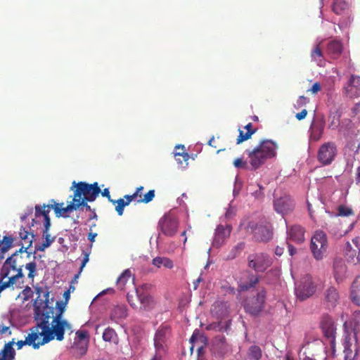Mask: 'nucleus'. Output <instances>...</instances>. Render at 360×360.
I'll return each instance as SVG.
<instances>
[{"label":"nucleus","mask_w":360,"mask_h":360,"mask_svg":"<svg viewBox=\"0 0 360 360\" xmlns=\"http://www.w3.org/2000/svg\"><path fill=\"white\" fill-rule=\"evenodd\" d=\"M75 188L74 201L82 202V205L84 204V202L94 201L101 193V188L97 182L90 184L84 181L78 183L73 181L71 188Z\"/></svg>","instance_id":"3"},{"label":"nucleus","mask_w":360,"mask_h":360,"mask_svg":"<svg viewBox=\"0 0 360 360\" xmlns=\"http://www.w3.org/2000/svg\"><path fill=\"white\" fill-rule=\"evenodd\" d=\"M8 280L7 281L3 282L0 287L4 290L6 288L9 287H13V288H22L24 284V274L22 272L19 271L18 273L12 275L11 276H8Z\"/></svg>","instance_id":"20"},{"label":"nucleus","mask_w":360,"mask_h":360,"mask_svg":"<svg viewBox=\"0 0 360 360\" xmlns=\"http://www.w3.org/2000/svg\"><path fill=\"white\" fill-rule=\"evenodd\" d=\"M174 157L176 161L179 164L181 167H184V163L186 165H188L187 161L189 159V155L186 152L184 146H177L175 148Z\"/></svg>","instance_id":"33"},{"label":"nucleus","mask_w":360,"mask_h":360,"mask_svg":"<svg viewBox=\"0 0 360 360\" xmlns=\"http://www.w3.org/2000/svg\"><path fill=\"white\" fill-rule=\"evenodd\" d=\"M248 266L257 272H264L272 264L270 257L264 252L250 254L248 257Z\"/></svg>","instance_id":"10"},{"label":"nucleus","mask_w":360,"mask_h":360,"mask_svg":"<svg viewBox=\"0 0 360 360\" xmlns=\"http://www.w3.org/2000/svg\"><path fill=\"white\" fill-rule=\"evenodd\" d=\"M155 197V191L150 190L148 193H146L144 196L141 198H139L137 202H143V203H148L153 200Z\"/></svg>","instance_id":"53"},{"label":"nucleus","mask_w":360,"mask_h":360,"mask_svg":"<svg viewBox=\"0 0 360 360\" xmlns=\"http://www.w3.org/2000/svg\"><path fill=\"white\" fill-rule=\"evenodd\" d=\"M139 302L144 309L149 308L153 302V298L143 290H139Z\"/></svg>","instance_id":"40"},{"label":"nucleus","mask_w":360,"mask_h":360,"mask_svg":"<svg viewBox=\"0 0 360 360\" xmlns=\"http://www.w3.org/2000/svg\"><path fill=\"white\" fill-rule=\"evenodd\" d=\"M352 243L354 245V249L358 251L357 256L356 259L352 257L353 264H356L360 263V238L356 237L352 240Z\"/></svg>","instance_id":"49"},{"label":"nucleus","mask_w":360,"mask_h":360,"mask_svg":"<svg viewBox=\"0 0 360 360\" xmlns=\"http://www.w3.org/2000/svg\"><path fill=\"white\" fill-rule=\"evenodd\" d=\"M327 52L333 58L339 56L342 52V44L338 40H332L327 45Z\"/></svg>","instance_id":"35"},{"label":"nucleus","mask_w":360,"mask_h":360,"mask_svg":"<svg viewBox=\"0 0 360 360\" xmlns=\"http://www.w3.org/2000/svg\"><path fill=\"white\" fill-rule=\"evenodd\" d=\"M46 205H35V217L39 218L40 217H44V230L42 232L43 237L49 233V229L51 227V219L49 215V210H45Z\"/></svg>","instance_id":"19"},{"label":"nucleus","mask_w":360,"mask_h":360,"mask_svg":"<svg viewBox=\"0 0 360 360\" xmlns=\"http://www.w3.org/2000/svg\"><path fill=\"white\" fill-rule=\"evenodd\" d=\"M340 124V115L333 116V120L328 124V127L332 129H335Z\"/></svg>","instance_id":"57"},{"label":"nucleus","mask_w":360,"mask_h":360,"mask_svg":"<svg viewBox=\"0 0 360 360\" xmlns=\"http://www.w3.org/2000/svg\"><path fill=\"white\" fill-rule=\"evenodd\" d=\"M158 225L164 235L172 237L174 236L177 231L179 221L174 216L166 214L160 219Z\"/></svg>","instance_id":"12"},{"label":"nucleus","mask_w":360,"mask_h":360,"mask_svg":"<svg viewBox=\"0 0 360 360\" xmlns=\"http://www.w3.org/2000/svg\"><path fill=\"white\" fill-rule=\"evenodd\" d=\"M278 146L276 142L265 139L259 142V145L252 150H246L245 153L249 159L248 163L252 170L259 168L267 159L276 155Z\"/></svg>","instance_id":"2"},{"label":"nucleus","mask_w":360,"mask_h":360,"mask_svg":"<svg viewBox=\"0 0 360 360\" xmlns=\"http://www.w3.org/2000/svg\"><path fill=\"white\" fill-rule=\"evenodd\" d=\"M15 340L6 343L0 351V360H15V350L13 348Z\"/></svg>","instance_id":"27"},{"label":"nucleus","mask_w":360,"mask_h":360,"mask_svg":"<svg viewBox=\"0 0 360 360\" xmlns=\"http://www.w3.org/2000/svg\"><path fill=\"white\" fill-rule=\"evenodd\" d=\"M349 325L354 331V336H356L360 333V311H355L352 315L349 321Z\"/></svg>","instance_id":"36"},{"label":"nucleus","mask_w":360,"mask_h":360,"mask_svg":"<svg viewBox=\"0 0 360 360\" xmlns=\"http://www.w3.org/2000/svg\"><path fill=\"white\" fill-rule=\"evenodd\" d=\"M232 228L230 225H219L215 230L214 238L212 242L213 246L221 247L230 236Z\"/></svg>","instance_id":"18"},{"label":"nucleus","mask_w":360,"mask_h":360,"mask_svg":"<svg viewBox=\"0 0 360 360\" xmlns=\"http://www.w3.org/2000/svg\"><path fill=\"white\" fill-rule=\"evenodd\" d=\"M358 251L356 249H354L349 243H347V252L346 255L347 257V259L349 262L353 263L352 257L356 259L357 256Z\"/></svg>","instance_id":"50"},{"label":"nucleus","mask_w":360,"mask_h":360,"mask_svg":"<svg viewBox=\"0 0 360 360\" xmlns=\"http://www.w3.org/2000/svg\"><path fill=\"white\" fill-rule=\"evenodd\" d=\"M345 91L350 97L360 96V77L352 75Z\"/></svg>","instance_id":"23"},{"label":"nucleus","mask_w":360,"mask_h":360,"mask_svg":"<svg viewBox=\"0 0 360 360\" xmlns=\"http://www.w3.org/2000/svg\"><path fill=\"white\" fill-rule=\"evenodd\" d=\"M321 89V84L319 82H316L312 85L311 88L309 91H311L313 94H316L320 91Z\"/></svg>","instance_id":"60"},{"label":"nucleus","mask_w":360,"mask_h":360,"mask_svg":"<svg viewBox=\"0 0 360 360\" xmlns=\"http://www.w3.org/2000/svg\"><path fill=\"white\" fill-rule=\"evenodd\" d=\"M253 134V131H246L244 133L243 130L239 129V135L236 139V143L240 144L242 142L249 139Z\"/></svg>","instance_id":"51"},{"label":"nucleus","mask_w":360,"mask_h":360,"mask_svg":"<svg viewBox=\"0 0 360 360\" xmlns=\"http://www.w3.org/2000/svg\"><path fill=\"white\" fill-rule=\"evenodd\" d=\"M25 269L29 271L28 278L33 279L37 274V264L34 261L27 263Z\"/></svg>","instance_id":"48"},{"label":"nucleus","mask_w":360,"mask_h":360,"mask_svg":"<svg viewBox=\"0 0 360 360\" xmlns=\"http://www.w3.org/2000/svg\"><path fill=\"white\" fill-rule=\"evenodd\" d=\"M266 291L264 288L260 289L256 296L247 301L244 308L246 312L252 316L259 315L264 308Z\"/></svg>","instance_id":"9"},{"label":"nucleus","mask_w":360,"mask_h":360,"mask_svg":"<svg viewBox=\"0 0 360 360\" xmlns=\"http://www.w3.org/2000/svg\"><path fill=\"white\" fill-rule=\"evenodd\" d=\"M307 115V110L303 109L300 112L296 114L295 117L298 120H302L306 117Z\"/></svg>","instance_id":"62"},{"label":"nucleus","mask_w":360,"mask_h":360,"mask_svg":"<svg viewBox=\"0 0 360 360\" xmlns=\"http://www.w3.org/2000/svg\"><path fill=\"white\" fill-rule=\"evenodd\" d=\"M24 248L25 247L22 246L19 250L16 251L6 259L1 270L2 279L8 277L11 271H15L16 274L18 273L20 270L22 272L23 264L21 254L25 252Z\"/></svg>","instance_id":"7"},{"label":"nucleus","mask_w":360,"mask_h":360,"mask_svg":"<svg viewBox=\"0 0 360 360\" xmlns=\"http://www.w3.org/2000/svg\"><path fill=\"white\" fill-rule=\"evenodd\" d=\"M334 276L337 282L342 281L347 272V266L342 259H335L333 264Z\"/></svg>","instance_id":"31"},{"label":"nucleus","mask_w":360,"mask_h":360,"mask_svg":"<svg viewBox=\"0 0 360 360\" xmlns=\"http://www.w3.org/2000/svg\"><path fill=\"white\" fill-rule=\"evenodd\" d=\"M77 338L78 340L77 342H89V333L84 330H79L76 332Z\"/></svg>","instance_id":"47"},{"label":"nucleus","mask_w":360,"mask_h":360,"mask_svg":"<svg viewBox=\"0 0 360 360\" xmlns=\"http://www.w3.org/2000/svg\"><path fill=\"white\" fill-rule=\"evenodd\" d=\"M288 238L297 244H302L305 240V229L299 224L286 226Z\"/></svg>","instance_id":"17"},{"label":"nucleus","mask_w":360,"mask_h":360,"mask_svg":"<svg viewBox=\"0 0 360 360\" xmlns=\"http://www.w3.org/2000/svg\"><path fill=\"white\" fill-rule=\"evenodd\" d=\"M19 237L20 238L21 247H25L24 252H26L27 257H30L32 252H27V250L32 246L34 235L30 233L28 231L22 227L19 231Z\"/></svg>","instance_id":"25"},{"label":"nucleus","mask_w":360,"mask_h":360,"mask_svg":"<svg viewBox=\"0 0 360 360\" xmlns=\"http://www.w3.org/2000/svg\"><path fill=\"white\" fill-rule=\"evenodd\" d=\"M38 297L34 302V318L36 327L43 345L49 342L56 337L58 341L64 339L65 329L70 330L71 325L65 319L51 318L54 314L53 306L49 305L48 288L45 292L41 288H36Z\"/></svg>","instance_id":"1"},{"label":"nucleus","mask_w":360,"mask_h":360,"mask_svg":"<svg viewBox=\"0 0 360 360\" xmlns=\"http://www.w3.org/2000/svg\"><path fill=\"white\" fill-rule=\"evenodd\" d=\"M259 281V276L255 275L252 273L247 272L246 277L241 279L238 288L240 291H247L249 289L254 288Z\"/></svg>","instance_id":"22"},{"label":"nucleus","mask_w":360,"mask_h":360,"mask_svg":"<svg viewBox=\"0 0 360 360\" xmlns=\"http://www.w3.org/2000/svg\"><path fill=\"white\" fill-rule=\"evenodd\" d=\"M324 124L323 122H315L313 123L310 128V138L317 141H319L323 133Z\"/></svg>","instance_id":"34"},{"label":"nucleus","mask_w":360,"mask_h":360,"mask_svg":"<svg viewBox=\"0 0 360 360\" xmlns=\"http://www.w3.org/2000/svg\"><path fill=\"white\" fill-rule=\"evenodd\" d=\"M233 165L235 167L238 169H251L250 168L248 163L243 160V158H236L233 161Z\"/></svg>","instance_id":"52"},{"label":"nucleus","mask_w":360,"mask_h":360,"mask_svg":"<svg viewBox=\"0 0 360 360\" xmlns=\"http://www.w3.org/2000/svg\"><path fill=\"white\" fill-rule=\"evenodd\" d=\"M172 335L169 326L162 324L156 330L153 342L155 352L165 354L168 350V343Z\"/></svg>","instance_id":"8"},{"label":"nucleus","mask_w":360,"mask_h":360,"mask_svg":"<svg viewBox=\"0 0 360 360\" xmlns=\"http://www.w3.org/2000/svg\"><path fill=\"white\" fill-rule=\"evenodd\" d=\"M274 209L283 215L286 214L294 210L295 203L289 195H284L274 200Z\"/></svg>","instance_id":"16"},{"label":"nucleus","mask_w":360,"mask_h":360,"mask_svg":"<svg viewBox=\"0 0 360 360\" xmlns=\"http://www.w3.org/2000/svg\"><path fill=\"white\" fill-rule=\"evenodd\" d=\"M212 313L218 319H223L229 314V307L226 302L218 301L214 302L211 309Z\"/></svg>","instance_id":"28"},{"label":"nucleus","mask_w":360,"mask_h":360,"mask_svg":"<svg viewBox=\"0 0 360 360\" xmlns=\"http://www.w3.org/2000/svg\"><path fill=\"white\" fill-rule=\"evenodd\" d=\"M288 252L290 256H293L297 253V249L292 245L288 243Z\"/></svg>","instance_id":"63"},{"label":"nucleus","mask_w":360,"mask_h":360,"mask_svg":"<svg viewBox=\"0 0 360 360\" xmlns=\"http://www.w3.org/2000/svg\"><path fill=\"white\" fill-rule=\"evenodd\" d=\"M117 338V334L114 329L107 328L103 333V339L106 342H112Z\"/></svg>","instance_id":"43"},{"label":"nucleus","mask_w":360,"mask_h":360,"mask_svg":"<svg viewBox=\"0 0 360 360\" xmlns=\"http://www.w3.org/2000/svg\"><path fill=\"white\" fill-rule=\"evenodd\" d=\"M51 244L49 241H43V243L39 245L35 246V250L32 254H35L37 251H44L46 248H49Z\"/></svg>","instance_id":"56"},{"label":"nucleus","mask_w":360,"mask_h":360,"mask_svg":"<svg viewBox=\"0 0 360 360\" xmlns=\"http://www.w3.org/2000/svg\"><path fill=\"white\" fill-rule=\"evenodd\" d=\"M350 297L354 304L360 306V276H357L352 284Z\"/></svg>","instance_id":"32"},{"label":"nucleus","mask_w":360,"mask_h":360,"mask_svg":"<svg viewBox=\"0 0 360 360\" xmlns=\"http://www.w3.org/2000/svg\"><path fill=\"white\" fill-rule=\"evenodd\" d=\"M15 238L12 236H5L2 240H0V252L5 253L8 251L13 246Z\"/></svg>","instance_id":"38"},{"label":"nucleus","mask_w":360,"mask_h":360,"mask_svg":"<svg viewBox=\"0 0 360 360\" xmlns=\"http://www.w3.org/2000/svg\"><path fill=\"white\" fill-rule=\"evenodd\" d=\"M309 102V99L307 97H305L304 96H300L297 101V103L299 107L306 105Z\"/></svg>","instance_id":"58"},{"label":"nucleus","mask_w":360,"mask_h":360,"mask_svg":"<svg viewBox=\"0 0 360 360\" xmlns=\"http://www.w3.org/2000/svg\"><path fill=\"white\" fill-rule=\"evenodd\" d=\"M112 314L116 318L122 319L127 316L126 307L124 306H117L113 309Z\"/></svg>","instance_id":"45"},{"label":"nucleus","mask_w":360,"mask_h":360,"mask_svg":"<svg viewBox=\"0 0 360 360\" xmlns=\"http://www.w3.org/2000/svg\"><path fill=\"white\" fill-rule=\"evenodd\" d=\"M51 202H53L54 204L46 205L45 210H49V213L51 210L53 209L57 217H68L66 215L67 212H71L72 210H76L80 206H82V202L74 201V198H72L71 202L69 205H68L65 207H62V206L63 205V202L60 204L56 203L53 200H51Z\"/></svg>","instance_id":"13"},{"label":"nucleus","mask_w":360,"mask_h":360,"mask_svg":"<svg viewBox=\"0 0 360 360\" xmlns=\"http://www.w3.org/2000/svg\"><path fill=\"white\" fill-rule=\"evenodd\" d=\"M143 190V187L142 186L138 187L136 190V191L133 193L135 197L137 198L138 197H139L140 198H141L142 197V191Z\"/></svg>","instance_id":"64"},{"label":"nucleus","mask_w":360,"mask_h":360,"mask_svg":"<svg viewBox=\"0 0 360 360\" xmlns=\"http://www.w3.org/2000/svg\"><path fill=\"white\" fill-rule=\"evenodd\" d=\"M332 9L335 14L340 15H348L350 13V6L345 0H335Z\"/></svg>","instance_id":"30"},{"label":"nucleus","mask_w":360,"mask_h":360,"mask_svg":"<svg viewBox=\"0 0 360 360\" xmlns=\"http://www.w3.org/2000/svg\"><path fill=\"white\" fill-rule=\"evenodd\" d=\"M131 273L129 269L124 270L117 280V285L119 289L124 290L126 283L131 279Z\"/></svg>","instance_id":"39"},{"label":"nucleus","mask_w":360,"mask_h":360,"mask_svg":"<svg viewBox=\"0 0 360 360\" xmlns=\"http://www.w3.org/2000/svg\"><path fill=\"white\" fill-rule=\"evenodd\" d=\"M310 56L311 61L316 63L318 66L324 67L326 65V60L320 44L313 47L310 53Z\"/></svg>","instance_id":"29"},{"label":"nucleus","mask_w":360,"mask_h":360,"mask_svg":"<svg viewBox=\"0 0 360 360\" xmlns=\"http://www.w3.org/2000/svg\"><path fill=\"white\" fill-rule=\"evenodd\" d=\"M357 337L346 336L344 341L345 360H355L358 355Z\"/></svg>","instance_id":"15"},{"label":"nucleus","mask_w":360,"mask_h":360,"mask_svg":"<svg viewBox=\"0 0 360 360\" xmlns=\"http://www.w3.org/2000/svg\"><path fill=\"white\" fill-rule=\"evenodd\" d=\"M88 344L86 342H76L75 349L79 357L84 356L86 353Z\"/></svg>","instance_id":"46"},{"label":"nucleus","mask_w":360,"mask_h":360,"mask_svg":"<svg viewBox=\"0 0 360 360\" xmlns=\"http://www.w3.org/2000/svg\"><path fill=\"white\" fill-rule=\"evenodd\" d=\"M66 302L57 301L54 308V314L52 318L63 319L62 316L65 310Z\"/></svg>","instance_id":"42"},{"label":"nucleus","mask_w":360,"mask_h":360,"mask_svg":"<svg viewBox=\"0 0 360 360\" xmlns=\"http://www.w3.org/2000/svg\"><path fill=\"white\" fill-rule=\"evenodd\" d=\"M338 214L340 216H349L353 214V210L350 207L341 205L338 207Z\"/></svg>","instance_id":"54"},{"label":"nucleus","mask_w":360,"mask_h":360,"mask_svg":"<svg viewBox=\"0 0 360 360\" xmlns=\"http://www.w3.org/2000/svg\"><path fill=\"white\" fill-rule=\"evenodd\" d=\"M248 233L253 235V238L258 242H268L273 237L272 229L263 222H258L254 220L248 221L245 226Z\"/></svg>","instance_id":"6"},{"label":"nucleus","mask_w":360,"mask_h":360,"mask_svg":"<svg viewBox=\"0 0 360 360\" xmlns=\"http://www.w3.org/2000/svg\"><path fill=\"white\" fill-rule=\"evenodd\" d=\"M16 345L18 349H20L24 345L31 346L34 349H39L43 345L39 335V330H37V327H36V326L32 327L25 340L18 341Z\"/></svg>","instance_id":"14"},{"label":"nucleus","mask_w":360,"mask_h":360,"mask_svg":"<svg viewBox=\"0 0 360 360\" xmlns=\"http://www.w3.org/2000/svg\"><path fill=\"white\" fill-rule=\"evenodd\" d=\"M93 226H96V224H93L91 228H90V232L89 233L88 236H87V238H88V240L91 242V243H93L94 241H95V238L97 236V233H92L91 232V228ZM92 246V244H91V247Z\"/></svg>","instance_id":"61"},{"label":"nucleus","mask_w":360,"mask_h":360,"mask_svg":"<svg viewBox=\"0 0 360 360\" xmlns=\"http://www.w3.org/2000/svg\"><path fill=\"white\" fill-rule=\"evenodd\" d=\"M136 199L134 194L132 195H125L124 198H120L118 200H110V202L113 205L117 204L115 207V210L117 212L118 215L122 216L124 212V208L125 206H127L130 204L131 201Z\"/></svg>","instance_id":"26"},{"label":"nucleus","mask_w":360,"mask_h":360,"mask_svg":"<svg viewBox=\"0 0 360 360\" xmlns=\"http://www.w3.org/2000/svg\"><path fill=\"white\" fill-rule=\"evenodd\" d=\"M337 153L336 146L333 142H326L319 149L317 158L323 165H327L332 162Z\"/></svg>","instance_id":"11"},{"label":"nucleus","mask_w":360,"mask_h":360,"mask_svg":"<svg viewBox=\"0 0 360 360\" xmlns=\"http://www.w3.org/2000/svg\"><path fill=\"white\" fill-rule=\"evenodd\" d=\"M317 285L310 275L303 276L295 285V292L297 300L304 301L316 291Z\"/></svg>","instance_id":"5"},{"label":"nucleus","mask_w":360,"mask_h":360,"mask_svg":"<svg viewBox=\"0 0 360 360\" xmlns=\"http://www.w3.org/2000/svg\"><path fill=\"white\" fill-rule=\"evenodd\" d=\"M321 326L323 329L325 336L328 338H335V327L333 319L326 315L323 316L321 321Z\"/></svg>","instance_id":"24"},{"label":"nucleus","mask_w":360,"mask_h":360,"mask_svg":"<svg viewBox=\"0 0 360 360\" xmlns=\"http://www.w3.org/2000/svg\"><path fill=\"white\" fill-rule=\"evenodd\" d=\"M127 301L133 308H138L139 289L136 288L134 294H127Z\"/></svg>","instance_id":"44"},{"label":"nucleus","mask_w":360,"mask_h":360,"mask_svg":"<svg viewBox=\"0 0 360 360\" xmlns=\"http://www.w3.org/2000/svg\"><path fill=\"white\" fill-rule=\"evenodd\" d=\"M328 247V238L323 231H316L310 242V250L316 260H321L326 256Z\"/></svg>","instance_id":"4"},{"label":"nucleus","mask_w":360,"mask_h":360,"mask_svg":"<svg viewBox=\"0 0 360 360\" xmlns=\"http://www.w3.org/2000/svg\"><path fill=\"white\" fill-rule=\"evenodd\" d=\"M247 355L250 360H259L262 356V352L259 346L252 345L249 348Z\"/></svg>","instance_id":"41"},{"label":"nucleus","mask_w":360,"mask_h":360,"mask_svg":"<svg viewBox=\"0 0 360 360\" xmlns=\"http://www.w3.org/2000/svg\"><path fill=\"white\" fill-rule=\"evenodd\" d=\"M152 264L158 268L163 266L167 269H172L174 266L173 262L167 257H157L152 260Z\"/></svg>","instance_id":"37"},{"label":"nucleus","mask_w":360,"mask_h":360,"mask_svg":"<svg viewBox=\"0 0 360 360\" xmlns=\"http://www.w3.org/2000/svg\"><path fill=\"white\" fill-rule=\"evenodd\" d=\"M323 297L328 307H335L340 300L339 292L333 286H330L325 290Z\"/></svg>","instance_id":"21"},{"label":"nucleus","mask_w":360,"mask_h":360,"mask_svg":"<svg viewBox=\"0 0 360 360\" xmlns=\"http://www.w3.org/2000/svg\"><path fill=\"white\" fill-rule=\"evenodd\" d=\"M245 247V244L243 243H238L237 245H236L233 250H232V255H229V259H233L235 258L237 255L241 252Z\"/></svg>","instance_id":"55"},{"label":"nucleus","mask_w":360,"mask_h":360,"mask_svg":"<svg viewBox=\"0 0 360 360\" xmlns=\"http://www.w3.org/2000/svg\"><path fill=\"white\" fill-rule=\"evenodd\" d=\"M83 254H84V258L82 259V264L80 266V272L82 271L83 268L85 266V265L86 264V263L89 262V252L83 251Z\"/></svg>","instance_id":"59"}]
</instances>
